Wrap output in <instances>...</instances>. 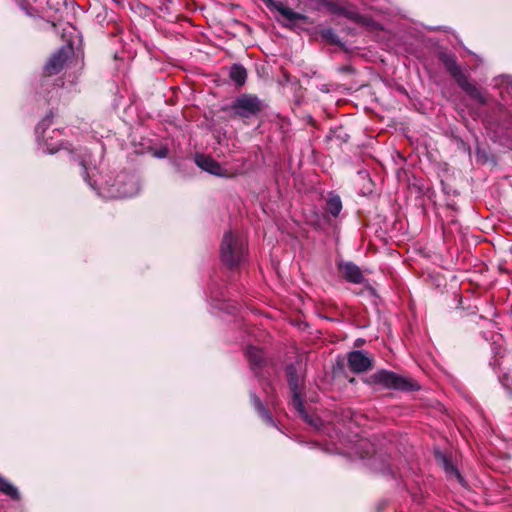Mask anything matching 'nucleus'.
Segmentation results:
<instances>
[{
	"label": "nucleus",
	"mask_w": 512,
	"mask_h": 512,
	"mask_svg": "<svg viewBox=\"0 0 512 512\" xmlns=\"http://www.w3.org/2000/svg\"><path fill=\"white\" fill-rule=\"evenodd\" d=\"M246 253V244L242 237L227 232L223 236L221 244V258L228 266L239 264Z\"/></svg>",
	"instance_id": "2"
},
{
	"label": "nucleus",
	"mask_w": 512,
	"mask_h": 512,
	"mask_svg": "<svg viewBox=\"0 0 512 512\" xmlns=\"http://www.w3.org/2000/svg\"><path fill=\"white\" fill-rule=\"evenodd\" d=\"M368 384L401 391H415L420 387L413 379L387 370H380L366 378Z\"/></svg>",
	"instance_id": "1"
},
{
	"label": "nucleus",
	"mask_w": 512,
	"mask_h": 512,
	"mask_svg": "<svg viewBox=\"0 0 512 512\" xmlns=\"http://www.w3.org/2000/svg\"><path fill=\"white\" fill-rule=\"evenodd\" d=\"M41 145H42L43 152H46V153H49V154H53V153H55L58 150L57 146H55L53 144H49L47 141H45Z\"/></svg>",
	"instance_id": "16"
},
{
	"label": "nucleus",
	"mask_w": 512,
	"mask_h": 512,
	"mask_svg": "<svg viewBox=\"0 0 512 512\" xmlns=\"http://www.w3.org/2000/svg\"><path fill=\"white\" fill-rule=\"evenodd\" d=\"M445 469L447 472H451L455 474L458 478L460 477L458 471L455 469L454 466L450 465L447 461H445Z\"/></svg>",
	"instance_id": "17"
},
{
	"label": "nucleus",
	"mask_w": 512,
	"mask_h": 512,
	"mask_svg": "<svg viewBox=\"0 0 512 512\" xmlns=\"http://www.w3.org/2000/svg\"><path fill=\"white\" fill-rule=\"evenodd\" d=\"M372 364V359L362 351L355 350L348 354V366L355 373L367 371Z\"/></svg>",
	"instance_id": "8"
},
{
	"label": "nucleus",
	"mask_w": 512,
	"mask_h": 512,
	"mask_svg": "<svg viewBox=\"0 0 512 512\" xmlns=\"http://www.w3.org/2000/svg\"><path fill=\"white\" fill-rule=\"evenodd\" d=\"M236 115L249 118L256 115L262 108L261 101L254 95H242L231 105Z\"/></svg>",
	"instance_id": "5"
},
{
	"label": "nucleus",
	"mask_w": 512,
	"mask_h": 512,
	"mask_svg": "<svg viewBox=\"0 0 512 512\" xmlns=\"http://www.w3.org/2000/svg\"><path fill=\"white\" fill-rule=\"evenodd\" d=\"M46 125L45 121L41 122L37 128H36V134H37V137L39 138V134H40V131H42V133H44V126Z\"/></svg>",
	"instance_id": "18"
},
{
	"label": "nucleus",
	"mask_w": 512,
	"mask_h": 512,
	"mask_svg": "<svg viewBox=\"0 0 512 512\" xmlns=\"http://www.w3.org/2000/svg\"><path fill=\"white\" fill-rule=\"evenodd\" d=\"M251 401L254 405V407L256 408V410L258 411L259 415L265 420L267 421L268 423L270 424H274L273 423V420H272V417L269 415V413L266 411V409L264 408V406L262 405L260 399L255 396V395H252L251 396Z\"/></svg>",
	"instance_id": "14"
},
{
	"label": "nucleus",
	"mask_w": 512,
	"mask_h": 512,
	"mask_svg": "<svg viewBox=\"0 0 512 512\" xmlns=\"http://www.w3.org/2000/svg\"><path fill=\"white\" fill-rule=\"evenodd\" d=\"M322 35L325 38H332V36H334V33L331 29H326L322 32Z\"/></svg>",
	"instance_id": "19"
},
{
	"label": "nucleus",
	"mask_w": 512,
	"mask_h": 512,
	"mask_svg": "<svg viewBox=\"0 0 512 512\" xmlns=\"http://www.w3.org/2000/svg\"><path fill=\"white\" fill-rule=\"evenodd\" d=\"M247 358L253 369L261 366L264 361L263 351L256 347H249L246 352Z\"/></svg>",
	"instance_id": "11"
},
{
	"label": "nucleus",
	"mask_w": 512,
	"mask_h": 512,
	"mask_svg": "<svg viewBox=\"0 0 512 512\" xmlns=\"http://www.w3.org/2000/svg\"><path fill=\"white\" fill-rule=\"evenodd\" d=\"M230 77L236 84L243 85L246 80L247 73L242 66L234 65L231 68Z\"/></svg>",
	"instance_id": "13"
},
{
	"label": "nucleus",
	"mask_w": 512,
	"mask_h": 512,
	"mask_svg": "<svg viewBox=\"0 0 512 512\" xmlns=\"http://www.w3.org/2000/svg\"><path fill=\"white\" fill-rule=\"evenodd\" d=\"M339 271L351 283L360 284L364 281L361 269L352 262L339 263Z\"/></svg>",
	"instance_id": "10"
},
{
	"label": "nucleus",
	"mask_w": 512,
	"mask_h": 512,
	"mask_svg": "<svg viewBox=\"0 0 512 512\" xmlns=\"http://www.w3.org/2000/svg\"><path fill=\"white\" fill-rule=\"evenodd\" d=\"M195 163L202 170H204L212 175L221 176V177L229 176V174L226 172V170H224L221 167V165L210 156L198 154L195 156Z\"/></svg>",
	"instance_id": "9"
},
{
	"label": "nucleus",
	"mask_w": 512,
	"mask_h": 512,
	"mask_svg": "<svg viewBox=\"0 0 512 512\" xmlns=\"http://www.w3.org/2000/svg\"><path fill=\"white\" fill-rule=\"evenodd\" d=\"M342 209V203L338 196H332L327 201V210L333 215L337 216Z\"/></svg>",
	"instance_id": "15"
},
{
	"label": "nucleus",
	"mask_w": 512,
	"mask_h": 512,
	"mask_svg": "<svg viewBox=\"0 0 512 512\" xmlns=\"http://www.w3.org/2000/svg\"><path fill=\"white\" fill-rule=\"evenodd\" d=\"M0 492L11 497L12 499L19 498L18 489L13 486L8 480L0 477Z\"/></svg>",
	"instance_id": "12"
},
{
	"label": "nucleus",
	"mask_w": 512,
	"mask_h": 512,
	"mask_svg": "<svg viewBox=\"0 0 512 512\" xmlns=\"http://www.w3.org/2000/svg\"><path fill=\"white\" fill-rule=\"evenodd\" d=\"M101 190V194L107 198L132 197L138 193L139 184L134 175L121 173L113 184H107Z\"/></svg>",
	"instance_id": "3"
},
{
	"label": "nucleus",
	"mask_w": 512,
	"mask_h": 512,
	"mask_svg": "<svg viewBox=\"0 0 512 512\" xmlns=\"http://www.w3.org/2000/svg\"><path fill=\"white\" fill-rule=\"evenodd\" d=\"M73 54L71 45H65L53 53L44 66L47 75L52 76L58 74L65 66L68 59Z\"/></svg>",
	"instance_id": "6"
},
{
	"label": "nucleus",
	"mask_w": 512,
	"mask_h": 512,
	"mask_svg": "<svg viewBox=\"0 0 512 512\" xmlns=\"http://www.w3.org/2000/svg\"><path fill=\"white\" fill-rule=\"evenodd\" d=\"M287 376L292 393V405L302 416L306 417L307 415L301 399L300 380L295 374L294 367L289 366L287 368Z\"/></svg>",
	"instance_id": "7"
},
{
	"label": "nucleus",
	"mask_w": 512,
	"mask_h": 512,
	"mask_svg": "<svg viewBox=\"0 0 512 512\" xmlns=\"http://www.w3.org/2000/svg\"><path fill=\"white\" fill-rule=\"evenodd\" d=\"M442 61L447 69V71L451 74V76L456 80L458 85L468 94L477 98L480 96L479 91L476 89L474 85H472L467 76L463 73L461 68L457 65L456 60L451 55H443Z\"/></svg>",
	"instance_id": "4"
}]
</instances>
